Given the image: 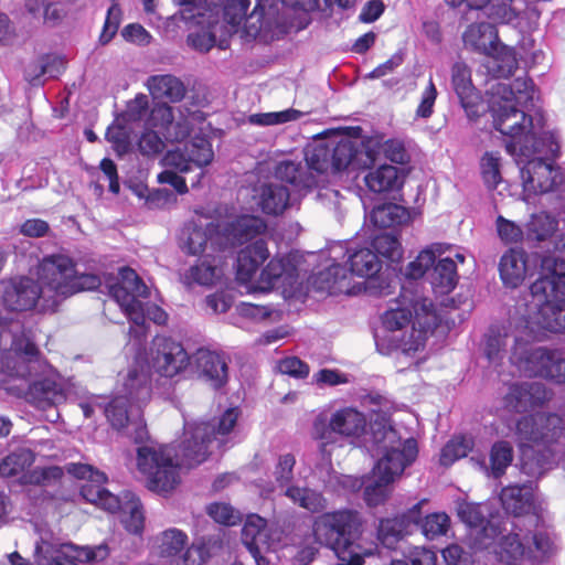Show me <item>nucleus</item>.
I'll return each instance as SVG.
<instances>
[{"label":"nucleus","instance_id":"nucleus-1","mask_svg":"<svg viewBox=\"0 0 565 565\" xmlns=\"http://www.w3.org/2000/svg\"><path fill=\"white\" fill-rule=\"evenodd\" d=\"M237 412L230 408L210 422L185 423L183 439L174 450L179 465L195 467L206 460L213 441L223 443L236 425ZM137 466L146 476L149 490L170 492L179 483L178 467L173 461V449L169 446L142 445L137 448Z\"/></svg>","mask_w":565,"mask_h":565},{"label":"nucleus","instance_id":"nucleus-2","mask_svg":"<svg viewBox=\"0 0 565 565\" xmlns=\"http://www.w3.org/2000/svg\"><path fill=\"white\" fill-rule=\"evenodd\" d=\"M40 280L56 295L68 297L103 286L102 276L93 266L74 263L65 255L45 257L39 268ZM105 288L116 300L131 323L142 322L140 299L148 298L149 289L136 270L121 267L117 276H104Z\"/></svg>","mask_w":565,"mask_h":565},{"label":"nucleus","instance_id":"nucleus-3","mask_svg":"<svg viewBox=\"0 0 565 565\" xmlns=\"http://www.w3.org/2000/svg\"><path fill=\"white\" fill-rule=\"evenodd\" d=\"M375 162V153L363 141L341 137L317 142L306 151V164L282 161L276 167L279 179L291 183L297 190L313 189L318 177L323 173L341 172L349 167L370 168Z\"/></svg>","mask_w":565,"mask_h":565},{"label":"nucleus","instance_id":"nucleus-4","mask_svg":"<svg viewBox=\"0 0 565 565\" xmlns=\"http://www.w3.org/2000/svg\"><path fill=\"white\" fill-rule=\"evenodd\" d=\"M521 440L533 443L521 448V472L541 478L559 461H565V417L551 413L522 416L515 424Z\"/></svg>","mask_w":565,"mask_h":565},{"label":"nucleus","instance_id":"nucleus-5","mask_svg":"<svg viewBox=\"0 0 565 565\" xmlns=\"http://www.w3.org/2000/svg\"><path fill=\"white\" fill-rule=\"evenodd\" d=\"M371 441L377 455L372 470L373 477L366 478L363 498L367 505L376 507L388 497V486L411 466L418 455L417 441L413 437L403 440L398 431L387 422L371 424Z\"/></svg>","mask_w":565,"mask_h":565},{"label":"nucleus","instance_id":"nucleus-6","mask_svg":"<svg viewBox=\"0 0 565 565\" xmlns=\"http://www.w3.org/2000/svg\"><path fill=\"white\" fill-rule=\"evenodd\" d=\"M559 255L540 257L539 277L530 291L539 307L537 324L550 332L565 331V238ZM539 255H534V264Z\"/></svg>","mask_w":565,"mask_h":565},{"label":"nucleus","instance_id":"nucleus-7","mask_svg":"<svg viewBox=\"0 0 565 565\" xmlns=\"http://www.w3.org/2000/svg\"><path fill=\"white\" fill-rule=\"evenodd\" d=\"M362 524L358 511L340 510L318 516L312 532L317 543L334 552L339 559L338 565H362L365 551L358 544Z\"/></svg>","mask_w":565,"mask_h":565},{"label":"nucleus","instance_id":"nucleus-8","mask_svg":"<svg viewBox=\"0 0 565 565\" xmlns=\"http://www.w3.org/2000/svg\"><path fill=\"white\" fill-rule=\"evenodd\" d=\"M467 47L492 57L489 72L495 78H508L518 68V61L512 49L502 44L497 28L491 22L470 24L462 35Z\"/></svg>","mask_w":565,"mask_h":565},{"label":"nucleus","instance_id":"nucleus-9","mask_svg":"<svg viewBox=\"0 0 565 565\" xmlns=\"http://www.w3.org/2000/svg\"><path fill=\"white\" fill-rule=\"evenodd\" d=\"M457 515L472 531V547L488 550L499 535L507 531L509 516L494 510L488 503L461 502Z\"/></svg>","mask_w":565,"mask_h":565},{"label":"nucleus","instance_id":"nucleus-10","mask_svg":"<svg viewBox=\"0 0 565 565\" xmlns=\"http://www.w3.org/2000/svg\"><path fill=\"white\" fill-rule=\"evenodd\" d=\"M365 417L354 408L339 409L328 418L320 414L312 426V436L321 440L320 451L326 452L329 444L335 443L338 436H359L365 429Z\"/></svg>","mask_w":565,"mask_h":565},{"label":"nucleus","instance_id":"nucleus-11","mask_svg":"<svg viewBox=\"0 0 565 565\" xmlns=\"http://www.w3.org/2000/svg\"><path fill=\"white\" fill-rule=\"evenodd\" d=\"M520 168L524 192L529 194L556 193L557 198L565 199V175L559 168H554L543 158L524 160Z\"/></svg>","mask_w":565,"mask_h":565},{"label":"nucleus","instance_id":"nucleus-12","mask_svg":"<svg viewBox=\"0 0 565 565\" xmlns=\"http://www.w3.org/2000/svg\"><path fill=\"white\" fill-rule=\"evenodd\" d=\"M529 125L530 129L523 139L505 142L507 151L516 158L518 164L532 158L554 161L559 154V143L556 136L551 131L539 132L531 119Z\"/></svg>","mask_w":565,"mask_h":565},{"label":"nucleus","instance_id":"nucleus-13","mask_svg":"<svg viewBox=\"0 0 565 565\" xmlns=\"http://www.w3.org/2000/svg\"><path fill=\"white\" fill-rule=\"evenodd\" d=\"M42 294L40 284L28 276H17L0 280V302L12 312H23L35 308Z\"/></svg>","mask_w":565,"mask_h":565},{"label":"nucleus","instance_id":"nucleus-14","mask_svg":"<svg viewBox=\"0 0 565 565\" xmlns=\"http://www.w3.org/2000/svg\"><path fill=\"white\" fill-rule=\"evenodd\" d=\"M154 371L164 377H173L190 366L191 355L181 342L169 337H156L151 347Z\"/></svg>","mask_w":565,"mask_h":565},{"label":"nucleus","instance_id":"nucleus-15","mask_svg":"<svg viewBox=\"0 0 565 565\" xmlns=\"http://www.w3.org/2000/svg\"><path fill=\"white\" fill-rule=\"evenodd\" d=\"M489 110L494 129L509 137V141L523 139L530 129L529 120L533 121L532 116L527 115L531 109L519 108L508 99H492Z\"/></svg>","mask_w":565,"mask_h":565},{"label":"nucleus","instance_id":"nucleus-16","mask_svg":"<svg viewBox=\"0 0 565 565\" xmlns=\"http://www.w3.org/2000/svg\"><path fill=\"white\" fill-rule=\"evenodd\" d=\"M555 354L556 350H548L543 347L529 348L526 342L514 339L510 361L530 377L550 379Z\"/></svg>","mask_w":565,"mask_h":565},{"label":"nucleus","instance_id":"nucleus-17","mask_svg":"<svg viewBox=\"0 0 565 565\" xmlns=\"http://www.w3.org/2000/svg\"><path fill=\"white\" fill-rule=\"evenodd\" d=\"M500 500L507 513L513 514L511 521H526L530 525H537L540 515L535 504L534 483L509 486L502 489Z\"/></svg>","mask_w":565,"mask_h":565},{"label":"nucleus","instance_id":"nucleus-18","mask_svg":"<svg viewBox=\"0 0 565 565\" xmlns=\"http://www.w3.org/2000/svg\"><path fill=\"white\" fill-rule=\"evenodd\" d=\"M190 367L199 379L214 390H220L228 381V364L224 354L200 348L191 355Z\"/></svg>","mask_w":565,"mask_h":565},{"label":"nucleus","instance_id":"nucleus-19","mask_svg":"<svg viewBox=\"0 0 565 565\" xmlns=\"http://www.w3.org/2000/svg\"><path fill=\"white\" fill-rule=\"evenodd\" d=\"M221 239L220 223L213 221L206 224L188 222L180 236L181 248L189 255L202 254L207 244L213 250H222Z\"/></svg>","mask_w":565,"mask_h":565},{"label":"nucleus","instance_id":"nucleus-20","mask_svg":"<svg viewBox=\"0 0 565 565\" xmlns=\"http://www.w3.org/2000/svg\"><path fill=\"white\" fill-rule=\"evenodd\" d=\"M422 504L423 502H418L402 515L380 521L377 540L384 547L395 550L399 541L417 529L420 521Z\"/></svg>","mask_w":565,"mask_h":565},{"label":"nucleus","instance_id":"nucleus-21","mask_svg":"<svg viewBox=\"0 0 565 565\" xmlns=\"http://www.w3.org/2000/svg\"><path fill=\"white\" fill-rule=\"evenodd\" d=\"M553 393L540 382L515 383L504 397L505 406L515 413L540 408L552 398Z\"/></svg>","mask_w":565,"mask_h":565},{"label":"nucleus","instance_id":"nucleus-22","mask_svg":"<svg viewBox=\"0 0 565 565\" xmlns=\"http://www.w3.org/2000/svg\"><path fill=\"white\" fill-rule=\"evenodd\" d=\"M11 351L13 356L8 363L11 373L18 377L26 379L43 372L45 363L38 347L24 337L14 338Z\"/></svg>","mask_w":565,"mask_h":565},{"label":"nucleus","instance_id":"nucleus-23","mask_svg":"<svg viewBox=\"0 0 565 565\" xmlns=\"http://www.w3.org/2000/svg\"><path fill=\"white\" fill-rule=\"evenodd\" d=\"M275 175H277L275 173ZM280 182H285L291 186L279 182H269L260 186L258 192V205L262 211L267 215H280L282 214L296 200L297 195H302L311 189H299L297 190L291 183L279 179Z\"/></svg>","mask_w":565,"mask_h":565},{"label":"nucleus","instance_id":"nucleus-24","mask_svg":"<svg viewBox=\"0 0 565 565\" xmlns=\"http://www.w3.org/2000/svg\"><path fill=\"white\" fill-rule=\"evenodd\" d=\"M242 543L255 559L256 565H269L265 554L270 550V535L266 519L258 514L247 516L242 529Z\"/></svg>","mask_w":565,"mask_h":565},{"label":"nucleus","instance_id":"nucleus-25","mask_svg":"<svg viewBox=\"0 0 565 565\" xmlns=\"http://www.w3.org/2000/svg\"><path fill=\"white\" fill-rule=\"evenodd\" d=\"M214 152L212 143L205 136H194L184 145L183 151L169 152L166 161L170 166H174L180 172H188L190 163H194L199 168H203L212 162Z\"/></svg>","mask_w":565,"mask_h":565},{"label":"nucleus","instance_id":"nucleus-26","mask_svg":"<svg viewBox=\"0 0 565 565\" xmlns=\"http://www.w3.org/2000/svg\"><path fill=\"white\" fill-rule=\"evenodd\" d=\"M266 227L264 220L255 215H241L231 222L220 224L222 250L256 238Z\"/></svg>","mask_w":565,"mask_h":565},{"label":"nucleus","instance_id":"nucleus-27","mask_svg":"<svg viewBox=\"0 0 565 565\" xmlns=\"http://www.w3.org/2000/svg\"><path fill=\"white\" fill-rule=\"evenodd\" d=\"M452 88L470 120L477 119L481 114L480 95L471 81V71L463 62H457L451 68Z\"/></svg>","mask_w":565,"mask_h":565},{"label":"nucleus","instance_id":"nucleus-28","mask_svg":"<svg viewBox=\"0 0 565 565\" xmlns=\"http://www.w3.org/2000/svg\"><path fill=\"white\" fill-rule=\"evenodd\" d=\"M21 393L29 403L42 409L58 405L66 399L63 385L47 376L30 382L25 388L19 390V394Z\"/></svg>","mask_w":565,"mask_h":565},{"label":"nucleus","instance_id":"nucleus-29","mask_svg":"<svg viewBox=\"0 0 565 565\" xmlns=\"http://www.w3.org/2000/svg\"><path fill=\"white\" fill-rule=\"evenodd\" d=\"M511 525L509 534L499 535V550H495L501 562L508 564H515L516 562H526V545L525 541L529 542V534L531 530H523V523L520 521H508L507 525Z\"/></svg>","mask_w":565,"mask_h":565},{"label":"nucleus","instance_id":"nucleus-30","mask_svg":"<svg viewBox=\"0 0 565 565\" xmlns=\"http://www.w3.org/2000/svg\"><path fill=\"white\" fill-rule=\"evenodd\" d=\"M268 257L267 243L263 238L242 248L236 259L237 279L244 284L250 281Z\"/></svg>","mask_w":565,"mask_h":565},{"label":"nucleus","instance_id":"nucleus-31","mask_svg":"<svg viewBox=\"0 0 565 565\" xmlns=\"http://www.w3.org/2000/svg\"><path fill=\"white\" fill-rule=\"evenodd\" d=\"M109 554L106 544H99L94 547L76 546L74 544H63L56 551L51 565H79L82 563H95L105 559Z\"/></svg>","mask_w":565,"mask_h":565},{"label":"nucleus","instance_id":"nucleus-32","mask_svg":"<svg viewBox=\"0 0 565 565\" xmlns=\"http://www.w3.org/2000/svg\"><path fill=\"white\" fill-rule=\"evenodd\" d=\"M530 256L523 249H509L499 263L500 277L505 286L518 287L530 274Z\"/></svg>","mask_w":565,"mask_h":565},{"label":"nucleus","instance_id":"nucleus-33","mask_svg":"<svg viewBox=\"0 0 565 565\" xmlns=\"http://www.w3.org/2000/svg\"><path fill=\"white\" fill-rule=\"evenodd\" d=\"M118 397H125L128 403L137 407V415H141V407L151 397L149 374L143 370L134 367L129 370Z\"/></svg>","mask_w":565,"mask_h":565},{"label":"nucleus","instance_id":"nucleus-34","mask_svg":"<svg viewBox=\"0 0 565 565\" xmlns=\"http://www.w3.org/2000/svg\"><path fill=\"white\" fill-rule=\"evenodd\" d=\"M492 90L493 99H508L525 109L534 107V84L529 77H516L512 84L498 83Z\"/></svg>","mask_w":565,"mask_h":565},{"label":"nucleus","instance_id":"nucleus-35","mask_svg":"<svg viewBox=\"0 0 565 565\" xmlns=\"http://www.w3.org/2000/svg\"><path fill=\"white\" fill-rule=\"evenodd\" d=\"M429 281L435 294L447 295L458 284L457 263L448 256H437L429 270Z\"/></svg>","mask_w":565,"mask_h":565},{"label":"nucleus","instance_id":"nucleus-36","mask_svg":"<svg viewBox=\"0 0 565 565\" xmlns=\"http://www.w3.org/2000/svg\"><path fill=\"white\" fill-rule=\"evenodd\" d=\"M298 278V269L289 258L274 257L260 273V280L269 288L292 286Z\"/></svg>","mask_w":565,"mask_h":565},{"label":"nucleus","instance_id":"nucleus-37","mask_svg":"<svg viewBox=\"0 0 565 565\" xmlns=\"http://www.w3.org/2000/svg\"><path fill=\"white\" fill-rule=\"evenodd\" d=\"M147 87L153 97L160 102H180L186 93L184 84L170 74L152 75L147 81Z\"/></svg>","mask_w":565,"mask_h":565},{"label":"nucleus","instance_id":"nucleus-38","mask_svg":"<svg viewBox=\"0 0 565 565\" xmlns=\"http://www.w3.org/2000/svg\"><path fill=\"white\" fill-rule=\"evenodd\" d=\"M514 339L507 326L492 324L484 334L483 353L491 363H500L508 353V347Z\"/></svg>","mask_w":565,"mask_h":565},{"label":"nucleus","instance_id":"nucleus-39","mask_svg":"<svg viewBox=\"0 0 565 565\" xmlns=\"http://www.w3.org/2000/svg\"><path fill=\"white\" fill-rule=\"evenodd\" d=\"M248 3L241 0L235 6H227L224 8L225 20L231 24H239L243 18H245V28L249 35L256 36L262 30L263 17L265 8L257 3L249 15H246Z\"/></svg>","mask_w":565,"mask_h":565},{"label":"nucleus","instance_id":"nucleus-40","mask_svg":"<svg viewBox=\"0 0 565 565\" xmlns=\"http://www.w3.org/2000/svg\"><path fill=\"white\" fill-rule=\"evenodd\" d=\"M364 180L366 186L374 193L395 191L403 184L399 169L391 164H382L370 171Z\"/></svg>","mask_w":565,"mask_h":565},{"label":"nucleus","instance_id":"nucleus-41","mask_svg":"<svg viewBox=\"0 0 565 565\" xmlns=\"http://www.w3.org/2000/svg\"><path fill=\"white\" fill-rule=\"evenodd\" d=\"M370 222L377 228H395L409 220L407 209L395 203L375 205L369 214Z\"/></svg>","mask_w":565,"mask_h":565},{"label":"nucleus","instance_id":"nucleus-42","mask_svg":"<svg viewBox=\"0 0 565 565\" xmlns=\"http://www.w3.org/2000/svg\"><path fill=\"white\" fill-rule=\"evenodd\" d=\"M451 246L444 243H433L423 249L415 260L409 262L405 268V276L409 279H418L428 274L430 267L435 264L437 256H443L450 250Z\"/></svg>","mask_w":565,"mask_h":565},{"label":"nucleus","instance_id":"nucleus-43","mask_svg":"<svg viewBox=\"0 0 565 565\" xmlns=\"http://www.w3.org/2000/svg\"><path fill=\"white\" fill-rule=\"evenodd\" d=\"M513 457L514 451L511 443L507 440H498L490 449V465L487 466L484 460H482L481 468L488 476L499 479L505 473L508 467L511 466Z\"/></svg>","mask_w":565,"mask_h":565},{"label":"nucleus","instance_id":"nucleus-44","mask_svg":"<svg viewBox=\"0 0 565 565\" xmlns=\"http://www.w3.org/2000/svg\"><path fill=\"white\" fill-rule=\"evenodd\" d=\"M348 263L350 271L353 275L366 278H373L382 267V262L377 254L369 247L353 250L349 254Z\"/></svg>","mask_w":565,"mask_h":565},{"label":"nucleus","instance_id":"nucleus-45","mask_svg":"<svg viewBox=\"0 0 565 565\" xmlns=\"http://www.w3.org/2000/svg\"><path fill=\"white\" fill-rule=\"evenodd\" d=\"M534 526L535 530L531 535L533 547L526 545V562L531 563L543 562L556 552L553 533L547 529H539V524Z\"/></svg>","mask_w":565,"mask_h":565},{"label":"nucleus","instance_id":"nucleus-46","mask_svg":"<svg viewBox=\"0 0 565 565\" xmlns=\"http://www.w3.org/2000/svg\"><path fill=\"white\" fill-rule=\"evenodd\" d=\"M104 413L111 427L116 430L128 428L132 417H139L137 415V407L128 403L125 397L118 396H115L105 405Z\"/></svg>","mask_w":565,"mask_h":565},{"label":"nucleus","instance_id":"nucleus-47","mask_svg":"<svg viewBox=\"0 0 565 565\" xmlns=\"http://www.w3.org/2000/svg\"><path fill=\"white\" fill-rule=\"evenodd\" d=\"M122 523L132 534H140L145 525V514L139 498L131 491H124Z\"/></svg>","mask_w":565,"mask_h":565},{"label":"nucleus","instance_id":"nucleus-48","mask_svg":"<svg viewBox=\"0 0 565 565\" xmlns=\"http://www.w3.org/2000/svg\"><path fill=\"white\" fill-rule=\"evenodd\" d=\"M188 544V535L178 529H168L157 537L158 554L161 557L174 559Z\"/></svg>","mask_w":565,"mask_h":565},{"label":"nucleus","instance_id":"nucleus-49","mask_svg":"<svg viewBox=\"0 0 565 565\" xmlns=\"http://www.w3.org/2000/svg\"><path fill=\"white\" fill-rule=\"evenodd\" d=\"M34 462V454L29 448H18L0 461V477L12 478L22 473Z\"/></svg>","mask_w":565,"mask_h":565},{"label":"nucleus","instance_id":"nucleus-50","mask_svg":"<svg viewBox=\"0 0 565 565\" xmlns=\"http://www.w3.org/2000/svg\"><path fill=\"white\" fill-rule=\"evenodd\" d=\"M285 495L295 504L310 512H319L324 508L322 494L309 488L288 486L285 490Z\"/></svg>","mask_w":565,"mask_h":565},{"label":"nucleus","instance_id":"nucleus-51","mask_svg":"<svg viewBox=\"0 0 565 565\" xmlns=\"http://www.w3.org/2000/svg\"><path fill=\"white\" fill-rule=\"evenodd\" d=\"M405 302H408L415 313L416 323L424 330L431 329L437 326V315L433 301L428 298L413 296L407 299L403 294Z\"/></svg>","mask_w":565,"mask_h":565},{"label":"nucleus","instance_id":"nucleus-52","mask_svg":"<svg viewBox=\"0 0 565 565\" xmlns=\"http://www.w3.org/2000/svg\"><path fill=\"white\" fill-rule=\"evenodd\" d=\"M371 246V249L377 254L379 258L382 256L392 263L398 262L402 258V245L394 231L392 233L375 235L372 239Z\"/></svg>","mask_w":565,"mask_h":565},{"label":"nucleus","instance_id":"nucleus-53","mask_svg":"<svg viewBox=\"0 0 565 565\" xmlns=\"http://www.w3.org/2000/svg\"><path fill=\"white\" fill-rule=\"evenodd\" d=\"M557 222L547 213L533 214L526 225V236L530 241L547 239L556 230Z\"/></svg>","mask_w":565,"mask_h":565},{"label":"nucleus","instance_id":"nucleus-54","mask_svg":"<svg viewBox=\"0 0 565 565\" xmlns=\"http://www.w3.org/2000/svg\"><path fill=\"white\" fill-rule=\"evenodd\" d=\"M217 278V268L209 260H199L198 264L191 266L183 275L184 282L199 284L202 286H211Z\"/></svg>","mask_w":565,"mask_h":565},{"label":"nucleus","instance_id":"nucleus-55","mask_svg":"<svg viewBox=\"0 0 565 565\" xmlns=\"http://www.w3.org/2000/svg\"><path fill=\"white\" fill-rule=\"evenodd\" d=\"M348 277V269L341 264L334 263L316 276V284L320 289H327L335 292L342 289V281Z\"/></svg>","mask_w":565,"mask_h":565},{"label":"nucleus","instance_id":"nucleus-56","mask_svg":"<svg viewBox=\"0 0 565 565\" xmlns=\"http://www.w3.org/2000/svg\"><path fill=\"white\" fill-rule=\"evenodd\" d=\"M449 524L450 519L446 513L436 512L426 515L424 519L420 518L417 529L420 527L427 539L434 540L437 536L446 534Z\"/></svg>","mask_w":565,"mask_h":565},{"label":"nucleus","instance_id":"nucleus-57","mask_svg":"<svg viewBox=\"0 0 565 565\" xmlns=\"http://www.w3.org/2000/svg\"><path fill=\"white\" fill-rule=\"evenodd\" d=\"M481 174L486 186L494 190L502 181L500 172V157L493 152H486L481 158Z\"/></svg>","mask_w":565,"mask_h":565},{"label":"nucleus","instance_id":"nucleus-58","mask_svg":"<svg viewBox=\"0 0 565 565\" xmlns=\"http://www.w3.org/2000/svg\"><path fill=\"white\" fill-rule=\"evenodd\" d=\"M301 116L299 110L289 108L282 111L253 114L248 122L256 126H274L297 120Z\"/></svg>","mask_w":565,"mask_h":565},{"label":"nucleus","instance_id":"nucleus-59","mask_svg":"<svg viewBox=\"0 0 565 565\" xmlns=\"http://www.w3.org/2000/svg\"><path fill=\"white\" fill-rule=\"evenodd\" d=\"M483 9L490 19L500 23H509L518 17L512 0H490Z\"/></svg>","mask_w":565,"mask_h":565},{"label":"nucleus","instance_id":"nucleus-60","mask_svg":"<svg viewBox=\"0 0 565 565\" xmlns=\"http://www.w3.org/2000/svg\"><path fill=\"white\" fill-rule=\"evenodd\" d=\"M173 119L172 107L166 102H159L150 110L147 124L153 128L168 129Z\"/></svg>","mask_w":565,"mask_h":565},{"label":"nucleus","instance_id":"nucleus-61","mask_svg":"<svg viewBox=\"0 0 565 565\" xmlns=\"http://www.w3.org/2000/svg\"><path fill=\"white\" fill-rule=\"evenodd\" d=\"M412 310L397 308L387 310L382 318L385 330L396 331L405 328L412 321Z\"/></svg>","mask_w":565,"mask_h":565},{"label":"nucleus","instance_id":"nucleus-62","mask_svg":"<svg viewBox=\"0 0 565 565\" xmlns=\"http://www.w3.org/2000/svg\"><path fill=\"white\" fill-rule=\"evenodd\" d=\"M64 476L61 467L51 466L45 468H35L28 477V482L39 486H50L60 481Z\"/></svg>","mask_w":565,"mask_h":565},{"label":"nucleus","instance_id":"nucleus-63","mask_svg":"<svg viewBox=\"0 0 565 565\" xmlns=\"http://www.w3.org/2000/svg\"><path fill=\"white\" fill-rule=\"evenodd\" d=\"M277 369L281 374L295 379H306L310 372L309 365L297 356H288L279 360Z\"/></svg>","mask_w":565,"mask_h":565},{"label":"nucleus","instance_id":"nucleus-64","mask_svg":"<svg viewBox=\"0 0 565 565\" xmlns=\"http://www.w3.org/2000/svg\"><path fill=\"white\" fill-rule=\"evenodd\" d=\"M296 465L295 456L285 454L279 456L278 462L275 467V479L280 487L288 486L294 478V467Z\"/></svg>","mask_w":565,"mask_h":565}]
</instances>
